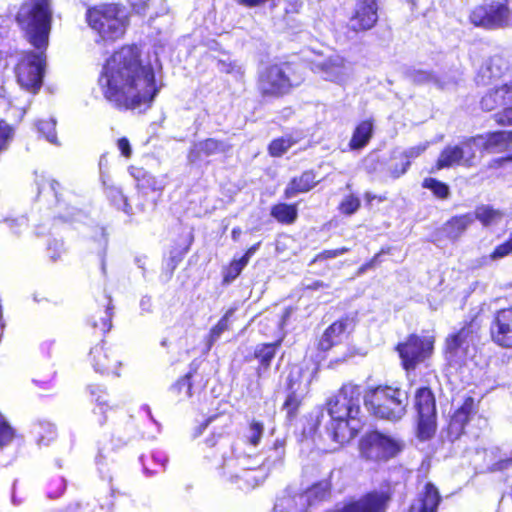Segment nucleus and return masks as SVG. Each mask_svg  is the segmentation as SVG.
Returning <instances> with one entry per match:
<instances>
[{"mask_svg":"<svg viewBox=\"0 0 512 512\" xmlns=\"http://www.w3.org/2000/svg\"><path fill=\"white\" fill-rule=\"evenodd\" d=\"M104 97L116 107L147 109L158 89L153 68L143 65L137 46H124L107 59L99 77Z\"/></svg>","mask_w":512,"mask_h":512,"instance_id":"f257e3e1","label":"nucleus"},{"mask_svg":"<svg viewBox=\"0 0 512 512\" xmlns=\"http://www.w3.org/2000/svg\"><path fill=\"white\" fill-rule=\"evenodd\" d=\"M361 389L358 385L345 384L327 403V412L317 416V423H324L331 439L339 444L350 441L357 434L360 424Z\"/></svg>","mask_w":512,"mask_h":512,"instance_id":"f03ea898","label":"nucleus"},{"mask_svg":"<svg viewBox=\"0 0 512 512\" xmlns=\"http://www.w3.org/2000/svg\"><path fill=\"white\" fill-rule=\"evenodd\" d=\"M51 19L50 0H25L16 15V21L26 39L37 50L48 46Z\"/></svg>","mask_w":512,"mask_h":512,"instance_id":"7ed1b4c3","label":"nucleus"},{"mask_svg":"<svg viewBox=\"0 0 512 512\" xmlns=\"http://www.w3.org/2000/svg\"><path fill=\"white\" fill-rule=\"evenodd\" d=\"M364 404L376 417L398 421L406 412L408 394L399 388L378 386L366 392Z\"/></svg>","mask_w":512,"mask_h":512,"instance_id":"20e7f679","label":"nucleus"},{"mask_svg":"<svg viewBox=\"0 0 512 512\" xmlns=\"http://www.w3.org/2000/svg\"><path fill=\"white\" fill-rule=\"evenodd\" d=\"M86 18L89 26L103 41H115L125 33L127 13L120 5L103 4L90 8Z\"/></svg>","mask_w":512,"mask_h":512,"instance_id":"39448f33","label":"nucleus"},{"mask_svg":"<svg viewBox=\"0 0 512 512\" xmlns=\"http://www.w3.org/2000/svg\"><path fill=\"white\" fill-rule=\"evenodd\" d=\"M301 81L292 74L289 65H271L260 72L257 86L262 97L274 99L290 93Z\"/></svg>","mask_w":512,"mask_h":512,"instance_id":"423d86ee","label":"nucleus"},{"mask_svg":"<svg viewBox=\"0 0 512 512\" xmlns=\"http://www.w3.org/2000/svg\"><path fill=\"white\" fill-rule=\"evenodd\" d=\"M469 21L475 27L498 30L512 27V13L506 2L492 1L474 7Z\"/></svg>","mask_w":512,"mask_h":512,"instance_id":"0eeeda50","label":"nucleus"},{"mask_svg":"<svg viewBox=\"0 0 512 512\" xmlns=\"http://www.w3.org/2000/svg\"><path fill=\"white\" fill-rule=\"evenodd\" d=\"M403 447L404 443L400 439L377 431L367 434L360 441L361 456L375 462L388 461L397 456Z\"/></svg>","mask_w":512,"mask_h":512,"instance_id":"6e6552de","label":"nucleus"},{"mask_svg":"<svg viewBox=\"0 0 512 512\" xmlns=\"http://www.w3.org/2000/svg\"><path fill=\"white\" fill-rule=\"evenodd\" d=\"M477 330L473 323L449 335L445 342V357L451 365H460L475 353Z\"/></svg>","mask_w":512,"mask_h":512,"instance_id":"1a4fd4ad","label":"nucleus"},{"mask_svg":"<svg viewBox=\"0 0 512 512\" xmlns=\"http://www.w3.org/2000/svg\"><path fill=\"white\" fill-rule=\"evenodd\" d=\"M46 49L37 53L25 54L16 66V77L19 85L28 92L37 93L42 85L44 66L46 61Z\"/></svg>","mask_w":512,"mask_h":512,"instance_id":"9d476101","label":"nucleus"},{"mask_svg":"<svg viewBox=\"0 0 512 512\" xmlns=\"http://www.w3.org/2000/svg\"><path fill=\"white\" fill-rule=\"evenodd\" d=\"M433 348V336L421 337L415 334L410 335L405 342L397 345V351L406 370L414 369L419 363L428 358Z\"/></svg>","mask_w":512,"mask_h":512,"instance_id":"9b49d317","label":"nucleus"},{"mask_svg":"<svg viewBox=\"0 0 512 512\" xmlns=\"http://www.w3.org/2000/svg\"><path fill=\"white\" fill-rule=\"evenodd\" d=\"M311 70L322 79L338 85H345L353 75L352 64L337 54L312 61Z\"/></svg>","mask_w":512,"mask_h":512,"instance_id":"f8f14e48","label":"nucleus"},{"mask_svg":"<svg viewBox=\"0 0 512 512\" xmlns=\"http://www.w3.org/2000/svg\"><path fill=\"white\" fill-rule=\"evenodd\" d=\"M391 499L388 490H375L346 503V512H386Z\"/></svg>","mask_w":512,"mask_h":512,"instance_id":"ddd939ff","label":"nucleus"},{"mask_svg":"<svg viewBox=\"0 0 512 512\" xmlns=\"http://www.w3.org/2000/svg\"><path fill=\"white\" fill-rule=\"evenodd\" d=\"M90 361L92 367L97 373L103 375L119 376V369L122 365L121 360L118 358L117 351L111 347L98 344L90 351Z\"/></svg>","mask_w":512,"mask_h":512,"instance_id":"4468645a","label":"nucleus"},{"mask_svg":"<svg viewBox=\"0 0 512 512\" xmlns=\"http://www.w3.org/2000/svg\"><path fill=\"white\" fill-rule=\"evenodd\" d=\"M245 461L246 460L244 458H228L223 454L222 469L224 470V474L227 475L232 482L237 483L239 480H243L244 486H241V488L255 487L258 485L260 480L258 475L259 471L256 469L245 468Z\"/></svg>","mask_w":512,"mask_h":512,"instance_id":"2eb2a0df","label":"nucleus"},{"mask_svg":"<svg viewBox=\"0 0 512 512\" xmlns=\"http://www.w3.org/2000/svg\"><path fill=\"white\" fill-rule=\"evenodd\" d=\"M377 20V0H356L354 14L350 19V27L353 31L371 29Z\"/></svg>","mask_w":512,"mask_h":512,"instance_id":"dca6fc26","label":"nucleus"},{"mask_svg":"<svg viewBox=\"0 0 512 512\" xmlns=\"http://www.w3.org/2000/svg\"><path fill=\"white\" fill-rule=\"evenodd\" d=\"M490 332L492 340L499 346L512 347V308L503 309L496 313Z\"/></svg>","mask_w":512,"mask_h":512,"instance_id":"f3484780","label":"nucleus"},{"mask_svg":"<svg viewBox=\"0 0 512 512\" xmlns=\"http://www.w3.org/2000/svg\"><path fill=\"white\" fill-rule=\"evenodd\" d=\"M301 371L299 369L292 370L288 375V395L284 402L283 408L287 411V416L292 419L296 416L297 410L301 404L303 395L306 391L307 384L302 385L300 382Z\"/></svg>","mask_w":512,"mask_h":512,"instance_id":"a211bd4d","label":"nucleus"},{"mask_svg":"<svg viewBox=\"0 0 512 512\" xmlns=\"http://www.w3.org/2000/svg\"><path fill=\"white\" fill-rule=\"evenodd\" d=\"M441 500L438 488L428 482L419 491L408 512H437Z\"/></svg>","mask_w":512,"mask_h":512,"instance_id":"6ab92c4d","label":"nucleus"},{"mask_svg":"<svg viewBox=\"0 0 512 512\" xmlns=\"http://www.w3.org/2000/svg\"><path fill=\"white\" fill-rule=\"evenodd\" d=\"M481 106L487 111L503 106V110L501 112H503L507 107H512V81L489 91L485 96H483Z\"/></svg>","mask_w":512,"mask_h":512,"instance_id":"aec40b11","label":"nucleus"},{"mask_svg":"<svg viewBox=\"0 0 512 512\" xmlns=\"http://www.w3.org/2000/svg\"><path fill=\"white\" fill-rule=\"evenodd\" d=\"M230 145L226 142L219 141L213 138L197 142L194 144L190 151L189 159L191 162H195L204 157L213 156L220 153H226L229 151Z\"/></svg>","mask_w":512,"mask_h":512,"instance_id":"412c9836","label":"nucleus"},{"mask_svg":"<svg viewBox=\"0 0 512 512\" xmlns=\"http://www.w3.org/2000/svg\"><path fill=\"white\" fill-rule=\"evenodd\" d=\"M282 339L273 343L258 344L254 349V357L258 360L259 365L256 373L259 379L265 378L270 368L272 360L275 358L276 352L280 347Z\"/></svg>","mask_w":512,"mask_h":512,"instance_id":"4be33fe9","label":"nucleus"},{"mask_svg":"<svg viewBox=\"0 0 512 512\" xmlns=\"http://www.w3.org/2000/svg\"><path fill=\"white\" fill-rule=\"evenodd\" d=\"M475 401L468 397L462 406L454 413L450 420L449 430L452 434L459 436L463 433L466 423L475 414Z\"/></svg>","mask_w":512,"mask_h":512,"instance_id":"5701e85b","label":"nucleus"},{"mask_svg":"<svg viewBox=\"0 0 512 512\" xmlns=\"http://www.w3.org/2000/svg\"><path fill=\"white\" fill-rule=\"evenodd\" d=\"M318 184L316 175L313 171H305L299 177H294L288 183L284 195L285 198L291 199L300 193H306Z\"/></svg>","mask_w":512,"mask_h":512,"instance_id":"b1692460","label":"nucleus"},{"mask_svg":"<svg viewBox=\"0 0 512 512\" xmlns=\"http://www.w3.org/2000/svg\"><path fill=\"white\" fill-rule=\"evenodd\" d=\"M347 323L339 320L331 324L323 333L319 348L323 351L330 350L333 346L340 344L346 338Z\"/></svg>","mask_w":512,"mask_h":512,"instance_id":"393cba45","label":"nucleus"},{"mask_svg":"<svg viewBox=\"0 0 512 512\" xmlns=\"http://www.w3.org/2000/svg\"><path fill=\"white\" fill-rule=\"evenodd\" d=\"M506 70V64L500 56L489 58L480 68L477 81L482 85H487L492 79L501 77Z\"/></svg>","mask_w":512,"mask_h":512,"instance_id":"a878e982","label":"nucleus"},{"mask_svg":"<svg viewBox=\"0 0 512 512\" xmlns=\"http://www.w3.org/2000/svg\"><path fill=\"white\" fill-rule=\"evenodd\" d=\"M482 148L490 153L500 152L512 143V131H498L483 136Z\"/></svg>","mask_w":512,"mask_h":512,"instance_id":"bb28decb","label":"nucleus"},{"mask_svg":"<svg viewBox=\"0 0 512 512\" xmlns=\"http://www.w3.org/2000/svg\"><path fill=\"white\" fill-rule=\"evenodd\" d=\"M33 435L38 447L48 446L56 438V429L50 422L38 420L31 427Z\"/></svg>","mask_w":512,"mask_h":512,"instance_id":"cd10ccee","label":"nucleus"},{"mask_svg":"<svg viewBox=\"0 0 512 512\" xmlns=\"http://www.w3.org/2000/svg\"><path fill=\"white\" fill-rule=\"evenodd\" d=\"M475 220H478L484 227L499 225L504 218V213L490 205L477 206L474 213Z\"/></svg>","mask_w":512,"mask_h":512,"instance_id":"c85d7f7f","label":"nucleus"},{"mask_svg":"<svg viewBox=\"0 0 512 512\" xmlns=\"http://www.w3.org/2000/svg\"><path fill=\"white\" fill-rule=\"evenodd\" d=\"M474 221L475 217L472 213L455 216L447 221L444 229L449 238L457 239Z\"/></svg>","mask_w":512,"mask_h":512,"instance_id":"c756f323","label":"nucleus"},{"mask_svg":"<svg viewBox=\"0 0 512 512\" xmlns=\"http://www.w3.org/2000/svg\"><path fill=\"white\" fill-rule=\"evenodd\" d=\"M285 457V439L276 438L273 445L266 451V457L263 466L267 469H273L281 466Z\"/></svg>","mask_w":512,"mask_h":512,"instance_id":"7c9ffc66","label":"nucleus"},{"mask_svg":"<svg viewBox=\"0 0 512 512\" xmlns=\"http://www.w3.org/2000/svg\"><path fill=\"white\" fill-rule=\"evenodd\" d=\"M415 407L418 415L436 414L435 399L430 389L423 387L417 390Z\"/></svg>","mask_w":512,"mask_h":512,"instance_id":"2f4dec72","label":"nucleus"},{"mask_svg":"<svg viewBox=\"0 0 512 512\" xmlns=\"http://www.w3.org/2000/svg\"><path fill=\"white\" fill-rule=\"evenodd\" d=\"M373 133V123L370 120L362 121L354 130L349 147L352 150L361 149L367 145Z\"/></svg>","mask_w":512,"mask_h":512,"instance_id":"473e14b6","label":"nucleus"},{"mask_svg":"<svg viewBox=\"0 0 512 512\" xmlns=\"http://www.w3.org/2000/svg\"><path fill=\"white\" fill-rule=\"evenodd\" d=\"M461 153L459 146H448L441 152L437 161V167L441 169L453 165H463Z\"/></svg>","mask_w":512,"mask_h":512,"instance_id":"72a5a7b5","label":"nucleus"},{"mask_svg":"<svg viewBox=\"0 0 512 512\" xmlns=\"http://www.w3.org/2000/svg\"><path fill=\"white\" fill-rule=\"evenodd\" d=\"M512 252V233L509 238L497 245L495 249L486 256L481 257L478 262L479 266L489 265L491 262L498 261L506 256H508Z\"/></svg>","mask_w":512,"mask_h":512,"instance_id":"f704fd0d","label":"nucleus"},{"mask_svg":"<svg viewBox=\"0 0 512 512\" xmlns=\"http://www.w3.org/2000/svg\"><path fill=\"white\" fill-rule=\"evenodd\" d=\"M482 143H484L483 135H479L466 140L461 144V146H459L460 151L462 152L463 165H472V160L475 157L476 150L483 149Z\"/></svg>","mask_w":512,"mask_h":512,"instance_id":"c9c22d12","label":"nucleus"},{"mask_svg":"<svg viewBox=\"0 0 512 512\" xmlns=\"http://www.w3.org/2000/svg\"><path fill=\"white\" fill-rule=\"evenodd\" d=\"M233 315V310L229 309L225 315L218 321V323L210 330L207 338L206 347L209 351L212 346L218 341L223 332L227 331L230 326V318Z\"/></svg>","mask_w":512,"mask_h":512,"instance_id":"e433bc0d","label":"nucleus"},{"mask_svg":"<svg viewBox=\"0 0 512 512\" xmlns=\"http://www.w3.org/2000/svg\"><path fill=\"white\" fill-rule=\"evenodd\" d=\"M297 208L295 205L280 203L273 206L271 215L281 223L291 224L297 218Z\"/></svg>","mask_w":512,"mask_h":512,"instance_id":"4c0bfd02","label":"nucleus"},{"mask_svg":"<svg viewBox=\"0 0 512 512\" xmlns=\"http://www.w3.org/2000/svg\"><path fill=\"white\" fill-rule=\"evenodd\" d=\"M436 429V414L418 415V436L422 440L432 437Z\"/></svg>","mask_w":512,"mask_h":512,"instance_id":"58836bf2","label":"nucleus"},{"mask_svg":"<svg viewBox=\"0 0 512 512\" xmlns=\"http://www.w3.org/2000/svg\"><path fill=\"white\" fill-rule=\"evenodd\" d=\"M191 390L192 383L190 374H186L180 378L170 388L171 393L178 399V401H183L190 398L192 395Z\"/></svg>","mask_w":512,"mask_h":512,"instance_id":"ea45409f","label":"nucleus"},{"mask_svg":"<svg viewBox=\"0 0 512 512\" xmlns=\"http://www.w3.org/2000/svg\"><path fill=\"white\" fill-rule=\"evenodd\" d=\"M428 145L429 144L427 142V143L419 144V145H416V146H413V147H410L409 149H407L404 152V156L408 160L406 161V163H404L402 165V168L400 170H398L397 168L392 170L391 171L392 176L394 178H398L401 175L405 174L407 169L410 166V159H414V158H417L418 156H420L427 149Z\"/></svg>","mask_w":512,"mask_h":512,"instance_id":"a19ab883","label":"nucleus"},{"mask_svg":"<svg viewBox=\"0 0 512 512\" xmlns=\"http://www.w3.org/2000/svg\"><path fill=\"white\" fill-rule=\"evenodd\" d=\"M263 432H264L263 423L253 420L250 422V424L244 434V437L250 445L256 447L260 443Z\"/></svg>","mask_w":512,"mask_h":512,"instance_id":"79ce46f5","label":"nucleus"},{"mask_svg":"<svg viewBox=\"0 0 512 512\" xmlns=\"http://www.w3.org/2000/svg\"><path fill=\"white\" fill-rule=\"evenodd\" d=\"M422 186L431 190L433 194L440 199L448 198L450 193L448 185L435 178H425Z\"/></svg>","mask_w":512,"mask_h":512,"instance_id":"37998d69","label":"nucleus"},{"mask_svg":"<svg viewBox=\"0 0 512 512\" xmlns=\"http://www.w3.org/2000/svg\"><path fill=\"white\" fill-rule=\"evenodd\" d=\"M295 141L291 137H281L273 140L269 145V153L273 157H280L294 145Z\"/></svg>","mask_w":512,"mask_h":512,"instance_id":"c03bdc74","label":"nucleus"},{"mask_svg":"<svg viewBox=\"0 0 512 512\" xmlns=\"http://www.w3.org/2000/svg\"><path fill=\"white\" fill-rule=\"evenodd\" d=\"M330 489L331 483L329 480L325 479L307 489L306 492L309 493L310 498L323 500L330 494Z\"/></svg>","mask_w":512,"mask_h":512,"instance_id":"a18cd8bd","label":"nucleus"},{"mask_svg":"<svg viewBox=\"0 0 512 512\" xmlns=\"http://www.w3.org/2000/svg\"><path fill=\"white\" fill-rule=\"evenodd\" d=\"M55 125H56V122L54 119H49L46 121H39L37 123V129H38L39 133H41L47 139V141L52 144L57 143V135H56V131H55Z\"/></svg>","mask_w":512,"mask_h":512,"instance_id":"49530a36","label":"nucleus"},{"mask_svg":"<svg viewBox=\"0 0 512 512\" xmlns=\"http://www.w3.org/2000/svg\"><path fill=\"white\" fill-rule=\"evenodd\" d=\"M294 498L292 493V487H288L283 495L276 500L275 509L278 512H295L294 511Z\"/></svg>","mask_w":512,"mask_h":512,"instance_id":"de8ad7c7","label":"nucleus"},{"mask_svg":"<svg viewBox=\"0 0 512 512\" xmlns=\"http://www.w3.org/2000/svg\"><path fill=\"white\" fill-rule=\"evenodd\" d=\"M292 493L294 498V511L295 512H304L307 510V508L311 505V498L309 496V493L306 491L302 492L296 489L295 487H292Z\"/></svg>","mask_w":512,"mask_h":512,"instance_id":"09e8293b","label":"nucleus"},{"mask_svg":"<svg viewBox=\"0 0 512 512\" xmlns=\"http://www.w3.org/2000/svg\"><path fill=\"white\" fill-rule=\"evenodd\" d=\"M92 399L97 403V409L104 414L106 412L107 401L106 392L99 385H90L88 387Z\"/></svg>","mask_w":512,"mask_h":512,"instance_id":"8fccbe9b","label":"nucleus"},{"mask_svg":"<svg viewBox=\"0 0 512 512\" xmlns=\"http://www.w3.org/2000/svg\"><path fill=\"white\" fill-rule=\"evenodd\" d=\"M360 207V199L353 195H347L339 204V210L345 215L354 214Z\"/></svg>","mask_w":512,"mask_h":512,"instance_id":"3c124183","label":"nucleus"},{"mask_svg":"<svg viewBox=\"0 0 512 512\" xmlns=\"http://www.w3.org/2000/svg\"><path fill=\"white\" fill-rule=\"evenodd\" d=\"M408 77L412 82L417 84L436 82L435 75L432 72L426 70L412 69L408 72Z\"/></svg>","mask_w":512,"mask_h":512,"instance_id":"603ef678","label":"nucleus"},{"mask_svg":"<svg viewBox=\"0 0 512 512\" xmlns=\"http://www.w3.org/2000/svg\"><path fill=\"white\" fill-rule=\"evenodd\" d=\"M15 432L0 413V447L8 445L14 438Z\"/></svg>","mask_w":512,"mask_h":512,"instance_id":"864d4df0","label":"nucleus"},{"mask_svg":"<svg viewBox=\"0 0 512 512\" xmlns=\"http://www.w3.org/2000/svg\"><path fill=\"white\" fill-rule=\"evenodd\" d=\"M246 265L247 263L242 258L232 261L225 274V280H234L242 272Z\"/></svg>","mask_w":512,"mask_h":512,"instance_id":"5fc2aeb1","label":"nucleus"},{"mask_svg":"<svg viewBox=\"0 0 512 512\" xmlns=\"http://www.w3.org/2000/svg\"><path fill=\"white\" fill-rule=\"evenodd\" d=\"M112 307H111V299L108 300L107 308L104 312V316L100 318V322H94L93 327L100 328L101 331L108 332L111 328V319H112Z\"/></svg>","mask_w":512,"mask_h":512,"instance_id":"6e6d98bb","label":"nucleus"},{"mask_svg":"<svg viewBox=\"0 0 512 512\" xmlns=\"http://www.w3.org/2000/svg\"><path fill=\"white\" fill-rule=\"evenodd\" d=\"M12 134V128L5 121L0 119V150L6 146L7 142L11 139Z\"/></svg>","mask_w":512,"mask_h":512,"instance_id":"4d7b16f0","label":"nucleus"},{"mask_svg":"<svg viewBox=\"0 0 512 512\" xmlns=\"http://www.w3.org/2000/svg\"><path fill=\"white\" fill-rule=\"evenodd\" d=\"M348 251H349V249L346 248V247H342V248H338V249H332V250H325V251L319 253L316 256L315 261L323 260V259L336 258L338 256L343 255L344 253H346Z\"/></svg>","mask_w":512,"mask_h":512,"instance_id":"13d9d810","label":"nucleus"},{"mask_svg":"<svg viewBox=\"0 0 512 512\" xmlns=\"http://www.w3.org/2000/svg\"><path fill=\"white\" fill-rule=\"evenodd\" d=\"M495 121L501 125H512V107H507L503 112L495 114Z\"/></svg>","mask_w":512,"mask_h":512,"instance_id":"bf43d9fd","label":"nucleus"},{"mask_svg":"<svg viewBox=\"0 0 512 512\" xmlns=\"http://www.w3.org/2000/svg\"><path fill=\"white\" fill-rule=\"evenodd\" d=\"M117 147L120 150L121 154L129 158L132 154V149L129 140L126 137H122L117 141Z\"/></svg>","mask_w":512,"mask_h":512,"instance_id":"052dcab7","label":"nucleus"},{"mask_svg":"<svg viewBox=\"0 0 512 512\" xmlns=\"http://www.w3.org/2000/svg\"><path fill=\"white\" fill-rule=\"evenodd\" d=\"M131 6L138 14H143L145 12L146 4L149 0H129Z\"/></svg>","mask_w":512,"mask_h":512,"instance_id":"680f3d73","label":"nucleus"},{"mask_svg":"<svg viewBox=\"0 0 512 512\" xmlns=\"http://www.w3.org/2000/svg\"><path fill=\"white\" fill-rule=\"evenodd\" d=\"M140 308L145 313L152 311V300L149 296H143L140 300Z\"/></svg>","mask_w":512,"mask_h":512,"instance_id":"e2e57ef3","label":"nucleus"},{"mask_svg":"<svg viewBox=\"0 0 512 512\" xmlns=\"http://www.w3.org/2000/svg\"><path fill=\"white\" fill-rule=\"evenodd\" d=\"M73 507H74L75 510H78L79 512H102V510H103L102 507H100L98 509H96L95 507L92 508L90 506V504H88V503L85 504V505H82L80 503H76Z\"/></svg>","mask_w":512,"mask_h":512,"instance_id":"0e129e2a","label":"nucleus"},{"mask_svg":"<svg viewBox=\"0 0 512 512\" xmlns=\"http://www.w3.org/2000/svg\"><path fill=\"white\" fill-rule=\"evenodd\" d=\"M222 65L221 70L227 73H233L236 71L237 73H241V67L237 66L234 63L225 64L224 62L220 63Z\"/></svg>","mask_w":512,"mask_h":512,"instance_id":"69168bd1","label":"nucleus"},{"mask_svg":"<svg viewBox=\"0 0 512 512\" xmlns=\"http://www.w3.org/2000/svg\"><path fill=\"white\" fill-rule=\"evenodd\" d=\"M112 192H114L117 196H119L120 200L123 202V207L122 209L126 212V213H130V210H131V207L129 206V204L127 203V200L126 198L123 196V194L121 193V191H119L118 189H113Z\"/></svg>","mask_w":512,"mask_h":512,"instance_id":"338daca9","label":"nucleus"},{"mask_svg":"<svg viewBox=\"0 0 512 512\" xmlns=\"http://www.w3.org/2000/svg\"><path fill=\"white\" fill-rule=\"evenodd\" d=\"M259 243L256 245L251 246L246 253L241 257L247 264L249 262L250 257L258 250Z\"/></svg>","mask_w":512,"mask_h":512,"instance_id":"774afa93","label":"nucleus"}]
</instances>
